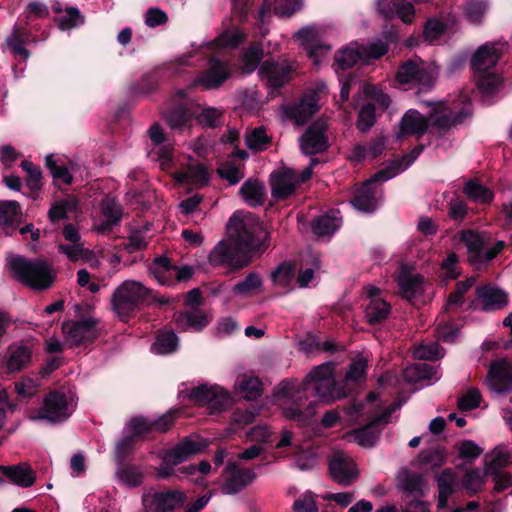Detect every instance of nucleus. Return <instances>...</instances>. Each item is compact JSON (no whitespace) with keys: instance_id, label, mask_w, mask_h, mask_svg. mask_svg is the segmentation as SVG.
Returning <instances> with one entry per match:
<instances>
[{"instance_id":"nucleus-1","label":"nucleus","mask_w":512,"mask_h":512,"mask_svg":"<svg viewBox=\"0 0 512 512\" xmlns=\"http://www.w3.org/2000/svg\"><path fill=\"white\" fill-rule=\"evenodd\" d=\"M227 228L231 241L221 240L209 253V263L214 267L228 265L232 271L241 270L251 263L253 256L262 255L270 245V233L259 218L251 214L242 218L234 212Z\"/></svg>"},{"instance_id":"nucleus-2","label":"nucleus","mask_w":512,"mask_h":512,"mask_svg":"<svg viewBox=\"0 0 512 512\" xmlns=\"http://www.w3.org/2000/svg\"><path fill=\"white\" fill-rule=\"evenodd\" d=\"M301 393H310L324 402H332L345 396V392L337 386L332 363L313 368L301 384L291 379L282 380L276 388V395L291 398L295 402V405L283 409V415L303 426L315 415L317 404L310 401L304 410L301 409L297 403L301 399Z\"/></svg>"},{"instance_id":"nucleus-3","label":"nucleus","mask_w":512,"mask_h":512,"mask_svg":"<svg viewBox=\"0 0 512 512\" xmlns=\"http://www.w3.org/2000/svg\"><path fill=\"white\" fill-rule=\"evenodd\" d=\"M8 267L15 280L33 290H47L56 279V272L44 259L14 255L8 259Z\"/></svg>"},{"instance_id":"nucleus-4","label":"nucleus","mask_w":512,"mask_h":512,"mask_svg":"<svg viewBox=\"0 0 512 512\" xmlns=\"http://www.w3.org/2000/svg\"><path fill=\"white\" fill-rule=\"evenodd\" d=\"M503 54L496 43H485L473 54L470 66L474 72L477 88L483 96L494 95L502 84V78L490 70L493 69Z\"/></svg>"},{"instance_id":"nucleus-5","label":"nucleus","mask_w":512,"mask_h":512,"mask_svg":"<svg viewBox=\"0 0 512 512\" xmlns=\"http://www.w3.org/2000/svg\"><path fill=\"white\" fill-rule=\"evenodd\" d=\"M152 295V289L136 280H125L112 293L111 311L119 321L128 323Z\"/></svg>"},{"instance_id":"nucleus-6","label":"nucleus","mask_w":512,"mask_h":512,"mask_svg":"<svg viewBox=\"0 0 512 512\" xmlns=\"http://www.w3.org/2000/svg\"><path fill=\"white\" fill-rule=\"evenodd\" d=\"M473 113L472 101L468 96L459 95L451 102L441 101L433 104L429 113V123L432 128H437L441 135L452 127L464 123Z\"/></svg>"},{"instance_id":"nucleus-7","label":"nucleus","mask_w":512,"mask_h":512,"mask_svg":"<svg viewBox=\"0 0 512 512\" xmlns=\"http://www.w3.org/2000/svg\"><path fill=\"white\" fill-rule=\"evenodd\" d=\"M400 85H407V89L417 88L418 92L430 91L436 82L433 69L420 58L403 61L395 76Z\"/></svg>"},{"instance_id":"nucleus-8","label":"nucleus","mask_w":512,"mask_h":512,"mask_svg":"<svg viewBox=\"0 0 512 512\" xmlns=\"http://www.w3.org/2000/svg\"><path fill=\"white\" fill-rule=\"evenodd\" d=\"M152 275L160 285L173 286L180 282L190 280L194 275V268L189 265L177 266L166 256H158L153 259L148 267Z\"/></svg>"},{"instance_id":"nucleus-9","label":"nucleus","mask_w":512,"mask_h":512,"mask_svg":"<svg viewBox=\"0 0 512 512\" xmlns=\"http://www.w3.org/2000/svg\"><path fill=\"white\" fill-rule=\"evenodd\" d=\"M424 485L422 474L403 470L399 476V486L405 493L407 506L401 512H430L428 504L421 499L424 496Z\"/></svg>"},{"instance_id":"nucleus-10","label":"nucleus","mask_w":512,"mask_h":512,"mask_svg":"<svg viewBox=\"0 0 512 512\" xmlns=\"http://www.w3.org/2000/svg\"><path fill=\"white\" fill-rule=\"evenodd\" d=\"M189 398L198 405H206L211 414L226 411L232 405L231 395L219 385L201 384L194 387Z\"/></svg>"},{"instance_id":"nucleus-11","label":"nucleus","mask_w":512,"mask_h":512,"mask_svg":"<svg viewBox=\"0 0 512 512\" xmlns=\"http://www.w3.org/2000/svg\"><path fill=\"white\" fill-rule=\"evenodd\" d=\"M461 241L466 246L469 261L473 265L489 263L506 247L504 241L498 240L493 247L485 250V241L483 237L472 230L464 231L461 236Z\"/></svg>"},{"instance_id":"nucleus-12","label":"nucleus","mask_w":512,"mask_h":512,"mask_svg":"<svg viewBox=\"0 0 512 512\" xmlns=\"http://www.w3.org/2000/svg\"><path fill=\"white\" fill-rule=\"evenodd\" d=\"M187 500L184 492L171 489L164 491L150 490L142 496L145 512H172L182 508Z\"/></svg>"},{"instance_id":"nucleus-13","label":"nucleus","mask_w":512,"mask_h":512,"mask_svg":"<svg viewBox=\"0 0 512 512\" xmlns=\"http://www.w3.org/2000/svg\"><path fill=\"white\" fill-rule=\"evenodd\" d=\"M328 470L331 479L344 487L355 483L360 474L355 460L343 451H335L328 458Z\"/></svg>"},{"instance_id":"nucleus-14","label":"nucleus","mask_w":512,"mask_h":512,"mask_svg":"<svg viewBox=\"0 0 512 512\" xmlns=\"http://www.w3.org/2000/svg\"><path fill=\"white\" fill-rule=\"evenodd\" d=\"M71 416L68 407V400L65 393L54 390L50 391L43 399V405L38 414L32 416L33 420H47L50 423L66 421Z\"/></svg>"},{"instance_id":"nucleus-15","label":"nucleus","mask_w":512,"mask_h":512,"mask_svg":"<svg viewBox=\"0 0 512 512\" xmlns=\"http://www.w3.org/2000/svg\"><path fill=\"white\" fill-rule=\"evenodd\" d=\"M329 146L327 124L321 120L311 123L299 138L300 150L306 156L324 153Z\"/></svg>"},{"instance_id":"nucleus-16","label":"nucleus","mask_w":512,"mask_h":512,"mask_svg":"<svg viewBox=\"0 0 512 512\" xmlns=\"http://www.w3.org/2000/svg\"><path fill=\"white\" fill-rule=\"evenodd\" d=\"M299 185V176L292 168L285 167L270 174L271 195L277 201L290 198Z\"/></svg>"},{"instance_id":"nucleus-17","label":"nucleus","mask_w":512,"mask_h":512,"mask_svg":"<svg viewBox=\"0 0 512 512\" xmlns=\"http://www.w3.org/2000/svg\"><path fill=\"white\" fill-rule=\"evenodd\" d=\"M487 384L498 394L512 392V363L507 358L493 360L488 368Z\"/></svg>"},{"instance_id":"nucleus-18","label":"nucleus","mask_w":512,"mask_h":512,"mask_svg":"<svg viewBox=\"0 0 512 512\" xmlns=\"http://www.w3.org/2000/svg\"><path fill=\"white\" fill-rule=\"evenodd\" d=\"M230 76L231 71L226 62L211 58L209 67L201 72L192 84L195 87H201L203 90H214L220 88Z\"/></svg>"},{"instance_id":"nucleus-19","label":"nucleus","mask_w":512,"mask_h":512,"mask_svg":"<svg viewBox=\"0 0 512 512\" xmlns=\"http://www.w3.org/2000/svg\"><path fill=\"white\" fill-rule=\"evenodd\" d=\"M33 357V345L29 342L12 343L7 350L5 368L8 374L27 368Z\"/></svg>"},{"instance_id":"nucleus-20","label":"nucleus","mask_w":512,"mask_h":512,"mask_svg":"<svg viewBox=\"0 0 512 512\" xmlns=\"http://www.w3.org/2000/svg\"><path fill=\"white\" fill-rule=\"evenodd\" d=\"M99 321L95 318H83L79 321L72 322L67 331L68 337L72 341V345L79 347L94 343L99 337L97 325Z\"/></svg>"},{"instance_id":"nucleus-21","label":"nucleus","mask_w":512,"mask_h":512,"mask_svg":"<svg viewBox=\"0 0 512 512\" xmlns=\"http://www.w3.org/2000/svg\"><path fill=\"white\" fill-rule=\"evenodd\" d=\"M475 295L481 303V310L492 312L503 309L509 301L508 294L491 284L479 285L476 287Z\"/></svg>"},{"instance_id":"nucleus-22","label":"nucleus","mask_w":512,"mask_h":512,"mask_svg":"<svg viewBox=\"0 0 512 512\" xmlns=\"http://www.w3.org/2000/svg\"><path fill=\"white\" fill-rule=\"evenodd\" d=\"M292 68L289 65L279 64L274 61H264L258 75L261 80H266L267 85L273 89L283 87L290 79Z\"/></svg>"},{"instance_id":"nucleus-23","label":"nucleus","mask_w":512,"mask_h":512,"mask_svg":"<svg viewBox=\"0 0 512 512\" xmlns=\"http://www.w3.org/2000/svg\"><path fill=\"white\" fill-rule=\"evenodd\" d=\"M205 446L189 438H184L174 447L166 450L162 456L164 464L179 465L186 461L190 456L200 453Z\"/></svg>"},{"instance_id":"nucleus-24","label":"nucleus","mask_w":512,"mask_h":512,"mask_svg":"<svg viewBox=\"0 0 512 512\" xmlns=\"http://www.w3.org/2000/svg\"><path fill=\"white\" fill-rule=\"evenodd\" d=\"M302 7V0H264L257 12V19L264 24L271 11L279 17H291Z\"/></svg>"},{"instance_id":"nucleus-25","label":"nucleus","mask_w":512,"mask_h":512,"mask_svg":"<svg viewBox=\"0 0 512 512\" xmlns=\"http://www.w3.org/2000/svg\"><path fill=\"white\" fill-rule=\"evenodd\" d=\"M230 475L222 485V492L232 495L249 486L256 479V473L250 468H241L234 464L229 465Z\"/></svg>"},{"instance_id":"nucleus-26","label":"nucleus","mask_w":512,"mask_h":512,"mask_svg":"<svg viewBox=\"0 0 512 512\" xmlns=\"http://www.w3.org/2000/svg\"><path fill=\"white\" fill-rule=\"evenodd\" d=\"M378 11L386 19H393L397 16L405 24L412 23L415 16V9L412 3L400 0H380Z\"/></svg>"},{"instance_id":"nucleus-27","label":"nucleus","mask_w":512,"mask_h":512,"mask_svg":"<svg viewBox=\"0 0 512 512\" xmlns=\"http://www.w3.org/2000/svg\"><path fill=\"white\" fill-rule=\"evenodd\" d=\"M0 473L7 479L8 484H15L22 488L31 487L36 480L35 472L26 463L0 465Z\"/></svg>"},{"instance_id":"nucleus-28","label":"nucleus","mask_w":512,"mask_h":512,"mask_svg":"<svg viewBox=\"0 0 512 512\" xmlns=\"http://www.w3.org/2000/svg\"><path fill=\"white\" fill-rule=\"evenodd\" d=\"M430 126L429 119L423 116L419 111L410 109L400 120L401 137L416 135L418 137L424 135Z\"/></svg>"},{"instance_id":"nucleus-29","label":"nucleus","mask_w":512,"mask_h":512,"mask_svg":"<svg viewBox=\"0 0 512 512\" xmlns=\"http://www.w3.org/2000/svg\"><path fill=\"white\" fill-rule=\"evenodd\" d=\"M397 284L400 295L409 302L420 296L424 291V277L418 273L413 274L408 270H403L400 273Z\"/></svg>"},{"instance_id":"nucleus-30","label":"nucleus","mask_w":512,"mask_h":512,"mask_svg":"<svg viewBox=\"0 0 512 512\" xmlns=\"http://www.w3.org/2000/svg\"><path fill=\"white\" fill-rule=\"evenodd\" d=\"M319 110L314 94H305L290 110L289 116L299 126L305 125Z\"/></svg>"},{"instance_id":"nucleus-31","label":"nucleus","mask_w":512,"mask_h":512,"mask_svg":"<svg viewBox=\"0 0 512 512\" xmlns=\"http://www.w3.org/2000/svg\"><path fill=\"white\" fill-rule=\"evenodd\" d=\"M21 206L15 200L0 201V228L6 235H12L21 221Z\"/></svg>"},{"instance_id":"nucleus-32","label":"nucleus","mask_w":512,"mask_h":512,"mask_svg":"<svg viewBox=\"0 0 512 512\" xmlns=\"http://www.w3.org/2000/svg\"><path fill=\"white\" fill-rule=\"evenodd\" d=\"M438 486V509H445L448 506L450 496L458 487L456 473L451 468H445L437 477Z\"/></svg>"},{"instance_id":"nucleus-33","label":"nucleus","mask_w":512,"mask_h":512,"mask_svg":"<svg viewBox=\"0 0 512 512\" xmlns=\"http://www.w3.org/2000/svg\"><path fill=\"white\" fill-rule=\"evenodd\" d=\"M386 147V139L384 136H377L372 139L368 146L363 144H356L348 157L349 161L354 163H361L365 160L367 155H370L371 159L379 157Z\"/></svg>"},{"instance_id":"nucleus-34","label":"nucleus","mask_w":512,"mask_h":512,"mask_svg":"<svg viewBox=\"0 0 512 512\" xmlns=\"http://www.w3.org/2000/svg\"><path fill=\"white\" fill-rule=\"evenodd\" d=\"M365 57V52L358 46H345L334 55V70L340 75V71L352 68L358 61Z\"/></svg>"},{"instance_id":"nucleus-35","label":"nucleus","mask_w":512,"mask_h":512,"mask_svg":"<svg viewBox=\"0 0 512 512\" xmlns=\"http://www.w3.org/2000/svg\"><path fill=\"white\" fill-rule=\"evenodd\" d=\"M193 113L184 103L172 104L165 113V120L172 130H182L190 125Z\"/></svg>"},{"instance_id":"nucleus-36","label":"nucleus","mask_w":512,"mask_h":512,"mask_svg":"<svg viewBox=\"0 0 512 512\" xmlns=\"http://www.w3.org/2000/svg\"><path fill=\"white\" fill-rule=\"evenodd\" d=\"M239 195L249 206H261L266 200L265 186L258 180L248 179L242 184Z\"/></svg>"},{"instance_id":"nucleus-37","label":"nucleus","mask_w":512,"mask_h":512,"mask_svg":"<svg viewBox=\"0 0 512 512\" xmlns=\"http://www.w3.org/2000/svg\"><path fill=\"white\" fill-rule=\"evenodd\" d=\"M24 26L14 25L11 35L7 38V45L11 52L15 56H20L23 59H27L29 57V51L24 47L26 42L29 41L32 34L30 30Z\"/></svg>"},{"instance_id":"nucleus-38","label":"nucleus","mask_w":512,"mask_h":512,"mask_svg":"<svg viewBox=\"0 0 512 512\" xmlns=\"http://www.w3.org/2000/svg\"><path fill=\"white\" fill-rule=\"evenodd\" d=\"M178 346L179 338L172 329H160L157 331L151 351L158 355H167L174 353Z\"/></svg>"},{"instance_id":"nucleus-39","label":"nucleus","mask_w":512,"mask_h":512,"mask_svg":"<svg viewBox=\"0 0 512 512\" xmlns=\"http://www.w3.org/2000/svg\"><path fill=\"white\" fill-rule=\"evenodd\" d=\"M403 377L410 384H416L424 380L437 381L439 379L436 367L427 363H415L408 366L403 371Z\"/></svg>"},{"instance_id":"nucleus-40","label":"nucleus","mask_w":512,"mask_h":512,"mask_svg":"<svg viewBox=\"0 0 512 512\" xmlns=\"http://www.w3.org/2000/svg\"><path fill=\"white\" fill-rule=\"evenodd\" d=\"M381 421H376V416L373 417L367 424L354 430L355 439L357 443L366 448L375 446L378 441L382 426Z\"/></svg>"},{"instance_id":"nucleus-41","label":"nucleus","mask_w":512,"mask_h":512,"mask_svg":"<svg viewBox=\"0 0 512 512\" xmlns=\"http://www.w3.org/2000/svg\"><path fill=\"white\" fill-rule=\"evenodd\" d=\"M173 320L177 329L185 330L192 328L200 331L208 325L207 316L201 312H178L174 314Z\"/></svg>"},{"instance_id":"nucleus-42","label":"nucleus","mask_w":512,"mask_h":512,"mask_svg":"<svg viewBox=\"0 0 512 512\" xmlns=\"http://www.w3.org/2000/svg\"><path fill=\"white\" fill-rule=\"evenodd\" d=\"M352 205L359 211L373 212L376 208L375 191L369 183L364 182L351 199Z\"/></svg>"},{"instance_id":"nucleus-43","label":"nucleus","mask_w":512,"mask_h":512,"mask_svg":"<svg viewBox=\"0 0 512 512\" xmlns=\"http://www.w3.org/2000/svg\"><path fill=\"white\" fill-rule=\"evenodd\" d=\"M391 312V305L382 299H371L365 309V319L369 325L384 322Z\"/></svg>"},{"instance_id":"nucleus-44","label":"nucleus","mask_w":512,"mask_h":512,"mask_svg":"<svg viewBox=\"0 0 512 512\" xmlns=\"http://www.w3.org/2000/svg\"><path fill=\"white\" fill-rule=\"evenodd\" d=\"M463 191L469 199L477 203L490 204L494 199V192L474 179L465 183Z\"/></svg>"},{"instance_id":"nucleus-45","label":"nucleus","mask_w":512,"mask_h":512,"mask_svg":"<svg viewBox=\"0 0 512 512\" xmlns=\"http://www.w3.org/2000/svg\"><path fill=\"white\" fill-rule=\"evenodd\" d=\"M244 138L247 147L255 152L266 150L272 142V137L267 135L264 126H259L251 130H247L245 132Z\"/></svg>"},{"instance_id":"nucleus-46","label":"nucleus","mask_w":512,"mask_h":512,"mask_svg":"<svg viewBox=\"0 0 512 512\" xmlns=\"http://www.w3.org/2000/svg\"><path fill=\"white\" fill-rule=\"evenodd\" d=\"M162 79V71L160 69H153L144 74L141 79L133 83L130 90L133 94H149L154 92Z\"/></svg>"},{"instance_id":"nucleus-47","label":"nucleus","mask_w":512,"mask_h":512,"mask_svg":"<svg viewBox=\"0 0 512 512\" xmlns=\"http://www.w3.org/2000/svg\"><path fill=\"white\" fill-rule=\"evenodd\" d=\"M116 475L121 482L130 488L140 486L144 479V474L138 466L127 463L118 465Z\"/></svg>"},{"instance_id":"nucleus-48","label":"nucleus","mask_w":512,"mask_h":512,"mask_svg":"<svg viewBox=\"0 0 512 512\" xmlns=\"http://www.w3.org/2000/svg\"><path fill=\"white\" fill-rule=\"evenodd\" d=\"M210 175L204 164H194L188 166L187 170L179 177V181L199 186H206L209 182Z\"/></svg>"},{"instance_id":"nucleus-49","label":"nucleus","mask_w":512,"mask_h":512,"mask_svg":"<svg viewBox=\"0 0 512 512\" xmlns=\"http://www.w3.org/2000/svg\"><path fill=\"white\" fill-rule=\"evenodd\" d=\"M237 389L246 400H256L261 397L263 389L262 382L256 376H243L238 382Z\"/></svg>"},{"instance_id":"nucleus-50","label":"nucleus","mask_w":512,"mask_h":512,"mask_svg":"<svg viewBox=\"0 0 512 512\" xmlns=\"http://www.w3.org/2000/svg\"><path fill=\"white\" fill-rule=\"evenodd\" d=\"M65 15L57 19L58 27L62 31L78 28L85 23V16L76 6H67L64 9Z\"/></svg>"},{"instance_id":"nucleus-51","label":"nucleus","mask_w":512,"mask_h":512,"mask_svg":"<svg viewBox=\"0 0 512 512\" xmlns=\"http://www.w3.org/2000/svg\"><path fill=\"white\" fill-rule=\"evenodd\" d=\"M197 122L205 128L215 129L224 124V112L215 107H205L196 116Z\"/></svg>"},{"instance_id":"nucleus-52","label":"nucleus","mask_w":512,"mask_h":512,"mask_svg":"<svg viewBox=\"0 0 512 512\" xmlns=\"http://www.w3.org/2000/svg\"><path fill=\"white\" fill-rule=\"evenodd\" d=\"M295 264L290 261L280 263L271 273V280L275 285L289 287L295 274Z\"/></svg>"},{"instance_id":"nucleus-53","label":"nucleus","mask_w":512,"mask_h":512,"mask_svg":"<svg viewBox=\"0 0 512 512\" xmlns=\"http://www.w3.org/2000/svg\"><path fill=\"white\" fill-rule=\"evenodd\" d=\"M264 51L260 45H253L247 49L243 54V66L242 71L245 74H251L258 67H260L261 60L263 58Z\"/></svg>"},{"instance_id":"nucleus-54","label":"nucleus","mask_w":512,"mask_h":512,"mask_svg":"<svg viewBox=\"0 0 512 512\" xmlns=\"http://www.w3.org/2000/svg\"><path fill=\"white\" fill-rule=\"evenodd\" d=\"M376 122L375 103L369 102L361 107L356 122L357 129L363 133L368 132Z\"/></svg>"},{"instance_id":"nucleus-55","label":"nucleus","mask_w":512,"mask_h":512,"mask_svg":"<svg viewBox=\"0 0 512 512\" xmlns=\"http://www.w3.org/2000/svg\"><path fill=\"white\" fill-rule=\"evenodd\" d=\"M261 286V277L256 272H250L245 279L234 285L232 291L235 295L249 296Z\"/></svg>"},{"instance_id":"nucleus-56","label":"nucleus","mask_w":512,"mask_h":512,"mask_svg":"<svg viewBox=\"0 0 512 512\" xmlns=\"http://www.w3.org/2000/svg\"><path fill=\"white\" fill-rule=\"evenodd\" d=\"M21 168L27 173L26 185L32 192H38L42 188V171L29 160L21 162Z\"/></svg>"},{"instance_id":"nucleus-57","label":"nucleus","mask_w":512,"mask_h":512,"mask_svg":"<svg viewBox=\"0 0 512 512\" xmlns=\"http://www.w3.org/2000/svg\"><path fill=\"white\" fill-rule=\"evenodd\" d=\"M128 427L131 430L129 435L133 436L137 441L145 439L153 432L151 420L143 416L132 417L128 422Z\"/></svg>"},{"instance_id":"nucleus-58","label":"nucleus","mask_w":512,"mask_h":512,"mask_svg":"<svg viewBox=\"0 0 512 512\" xmlns=\"http://www.w3.org/2000/svg\"><path fill=\"white\" fill-rule=\"evenodd\" d=\"M312 231L318 236L333 234L337 229L336 218L329 215H321L312 222Z\"/></svg>"},{"instance_id":"nucleus-59","label":"nucleus","mask_w":512,"mask_h":512,"mask_svg":"<svg viewBox=\"0 0 512 512\" xmlns=\"http://www.w3.org/2000/svg\"><path fill=\"white\" fill-rule=\"evenodd\" d=\"M137 440L133 436L126 435L120 439L115 447V459L117 464L126 463L128 457L133 453Z\"/></svg>"},{"instance_id":"nucleus-60","label":"nucleus","mask_w":512,"mask_h":512,"mask_svg":"<svg viewBox=\"0 0 512 512\" xmlns=\"http://www.w3.org/2000/svg\"><path fill=\"white\" fill-rule=\"evenodd\" d=\"M403 171L402 161L400 160H393L392 163L387 166L386 168L380 169L376 173L372 175L370 179H368L366 182L369 183V185H373L376 182H385L389 179L396 176L398 173Z\"/></svg>"},{"instance_id":"nucleus-61","label":"nucleus","mask_w":512,"mask_h":512,"mask_svg":"<svg viewBox=\"0 0 512 512\" xmlns=\"http://www.w3.org/2000/svg\"><path fill=\"white\" fill-rule=\"evenodd\" d=\"M419 461L422 465L429 466L430 468H439L445 463L446 454L438 448L424 450L419 454Z\"/></svg>"},{"instance_id":"nucleus-62","label":"nucleus","mask_w":512,"mask_h":512,"mask_svg":"<svg viewBox=\"0 0 512 512\" xmlns=\"http://www.w3.org/2000/svg\"><path fill=\"white\" fill-rule=\"evenodd\" d=\"M315 494L306 491L302 496L293 503V512H319V507L315 501Z\"/></svg>"},{"instance_id":"nucleus-63","label":"nucleus","mask_w":512,"mask_h":512,"mask_svg":"<svg viewBox=\"0 0 512 512\" xmlns=\"http://www.w3.org/2000/svg\"><path fill=\"white\" fill-rule=\"evenodd\" d=\"M217 173L220 178L227 180L230 185L239 183L244 177V174L233 162L223 163L217 169Z\"/></svg>"},{"instance_id":"nucleus-64","label":"nucleus","mask_w":512,"mask_h":512,"mask_svg":"<svg viewBox=\"0 0 512 512\" xmlns=\"http://www.w3.org/2000/svg\"><path fill=\"white\" fill-rule=\"evenodd\" d=\"M482 400V395L477 388H471L458 399V408L461 411H471L479 407Z\"/></svg>"}]
</instances>
